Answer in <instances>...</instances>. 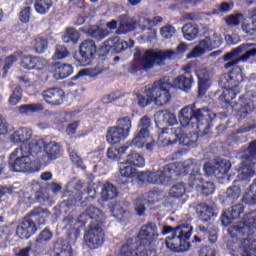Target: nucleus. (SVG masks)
Masks as SVG:
<instances>
[{
    "mask_svg": "<svg viewBox=\"0 0 256 256\" xmlns=\"http://www.w3.org/2000/svg\"><path fill=\"white\" fill-rule=\"evenodd\" d=\"M51 7H53V1L51 0H36L34 4L35 11L38 12L39 15L49 13Z\"/></svg>",
    "mask_w": 256,
    "mask_h": 256,
    "instance_id": "79ce46f5",
    "label": "nucleus"
},
{
    "mask_svg": "<svg viewBox=\"0 0 256 256\" xmlns=\"http://www.w3.org/2000/svg\"><path fill=\"white\" fill-rule=\"evenodd\" d=\"M198 77V93L203 95L209 89V79H211V72L207 68H200L196 71Z\"/></svg>",
    "mask_w": 256,
    "mask_h": 256,
    "instance_id": "393cba45",
    "label": "nucleus"
},
{
    "mask_svg": "<svg viewBox=\"0 0 256 256\" xmlns=\"http://www.w3.org/2000/svg\"><path fill=\"white\" fill-rule=\"evenodd\" d=\"M227 199L230 203L237 201L239 197H241V188L239 186H234L232 188H228L227 192Z\"/></svg>",
    "mask_w": 256,
    "mask_h": 256,
    "instance_id": "864d4df0",
    "label": "nucleus"
},
{
    "mask_svg": "<svg viewBox=\"0 0 256 256\" xmlns=\"http://www.w3.org/2000/svg\"><path fill=\"white\" fill-rule=\"evenodd\" d=\"M229 169H231V162L229 160L218 161L215 166H212L209 162L204 165L206 175H214L218 179H221L223 175H227Z\"/></svg>",
    "mask_w": 256,
    "mask_h": 256,
    "instance_id": "6ab92c4d",
    "label": "nucleus"
},
{
    "mask_svg": "<svg viewBox=\"0 0 256 256\" xmlns=\"http://www.w3.org/2000/svg\"><path fill=\"white\" fill-rule=\"evenodd\" d=\"M62 39L64 43H77L79 41V32L73 28H69Z\"/></svg>",
    "mask_w": 256,
    "mask_h": 256,
    "instance_id": "603ef678",
    "label": "nucleus"
},
{
    "mask_svg": "<svg viewBox=\"0 0 256 256\" xmlns=\"http://www.w3.org/2000/svg\"><path fill=\"white\" fill-rule=\"evenodd\" d=\"M223 45V36L217 32H213L210 36H206L199 44L187 55L188 59H193L205 55L207 51H213Z\"/></svg>",
    "mask_w": 256,
    "mask_h": 256,
    "instance_id": "9b49d317",
    "label": "nucleus"
},
{
    "mask_svg": "<svg viewBox=\"0 0 256 256\" xmlns=\"http://www.w3.org/2000/svg\"><path fill=\"white\" fill-rule=\"evenodd\" d=\"M43 109H45V106L42 103L24 104L19 107V113L21 115H33V113H39Z\"/></svg>",
    "mask_w": 256,
    "mask_h": 256,
    "instance_id": "c756f323",
    "label": "nucleus"
},
{
    "mask_svg": "<svg viewBox=\"0 0 256 256\" xmlns=\"http://www.w3.org/2000/svg\"><path fill=\"white\" fill-rule=\"evenodd\" d=\"M97 53V46L93 40H84L80 44V55L82 63H91V59H93V55Z\"/></svg>",
    "mask_w": 256,
    "mask_h": 256,
    "instance_id": "4be33fe9",
    "label": "nucleus"
},
{
    "mask_svg": "<svg viewBox=\"0 0 256 256\" xmlns=\"http://www.w3.org/2000/svg\"><path fill=\"white\" fill-rule=\"evenodd\" d=\"M45 140L43 138H36L27 144V151H23L26 155H30L32 159H35V155L45 152Z\"/></svg>",
    "mask_w": 256,
    "mask_h": 256,
    "instance_id": "a878e982",
    "label": "nucleus"
},
{
    "mask_svg": "<svg viewBox=\"0 0 256 256\" xmlns=\"http://www.w3.org/2000/svg\"><path fill=\"white\" fill-rule=\"evenodd\" d=\"M151 103H153V91L151 86H148L144 94L138 95V104L140 107H147Z\"/></svg>",
    "mask_w": 256,
    "mask_h": 256,
    "instance_id": "c03bdc74",
    "label": "nucleus"
},
{
    "mask_svg": "<svg viewBox=\"0 0 256 256\" xmlns=\"http://www.w3.org/2000/svg\"><path fill=\"white\" fill-rule=\"evenodd\" d=\"M17 159L14 163L9 164V169L12 172L21 173V171H35V158L30 157L29 154L23 152L16 155Z\"/></svg>",
    "mask_w": 256,
    "mask_h": 256,
    "instance_id": "ddd939ff",
    "label": "nucleus"
},
{
    "mask_svg": "<svg viewBox=\"0 0 256 256\" xmlns=\"http://www.w3.org/2000/svg\"><path fill=\"white\" fill-rule=\"evenodd\" d=\"M73 255V249L71 246L67 245L60 249V252L56 253L55 256H72Z\"/></svg>",
    "mask_w": 256,
    "mask_h": 256,
    "instance_id": "338daca9",
    "label": "nucleus"
},
{
    "mask_svg": "<svg viewBox=\"0 0 256 256\" xmlns=\"http://www.w3.org/2000/svg\"><path fill=\"white\" fill-rule=\"evenodd\" d=\"M172 87H175V89H180L181 91H189V89L193 87V79L185 76H178L174 79Z\"/></svg>",
    "mask_w": 256,
    "mask_h": 256,
    "instance_id": "c85d7f7f",
    "label": "nucleus"
},
{
    "mask_svg": "<svg viewBox=\"0 0 256 256\" xmlns=\"http://www.w3.org/2000/svg\"><path fill=\"white\" fill-rule=\"evenodd\" d=\"M187 188L185 187V183L178 182L173 184L168 192V197H172L173 199H181L185 195Z\"/></svg>",
    "mask_w": 256,
    "mask_h": 256,
    "instance_id": "473e14b6",
    "label": "nucleus"
},
{
    "mask_svg": "<svg viewBox=\"0 0 256 256\" xmlns=\"http://www.w3.org/2000/svg\"><path fill=\"white\" fill-rule=\"evenodd\" d=\"M106 47L108 49H113L114 53H123V51L135 47V42L132 39L124 41L115 36L107 41Z\"/></svg>",
    "mask_w": 256,
    "mask_h": 256,
    "instance_id": "412c9836",
    "label": "nucleus"
},
{
    "mask_svg": "<svg viewBox=\"0 0 256 256\" xmlns=\"http://www.w3.org/2000/svg\"><path fill=\"white\" fill-rule=\"evenodd\" d=\"M103 219H105V214L94 206H90L84 213H82L78 218V223L85 225L90 223L94 227H101V223H103Z\"/></svg>",
    "mask_w": 256,
    "mask_h": 256,
    "instance_id": "4468645a",
    "label": "nucleus"
},
{
    "mask_svg": "<svg viewBox=\"0 0 256 256\" xmlns=\"http://www.w3.org/2000/svg\"><path fill=\"white\" fill-rule=\"evenodd\" d=\"M126 165H133L134 167H145V158L141 154L133 151L126 158Z\"/></svg>",
    "mask_w": 256,
    "mask_h": 256,
    "instance_id": "c9c22d12",
    "label": "nucleus"
},
{
    "mask_svg": "<svg viewBox=\"0 0 256 256\" xmlns=\"http://www.w3.org/2000/svg\"><path fill=\"white\" fill-rule=\"evenodd\" d=\"M191 235H193V226L182 224L176 227L170 236L166 237L165 245L167 249L174 253H185L191 247L189 243Z\"/></svg>",
    "mask_w": 256,
    "mask_h": 256,
    "instance_id": "423d86ee",
    "label": "nucleus"
},
{
    "mask_svg": "<svg viewBox=\"0 0 256 256\" xmlns=\"http://www.w3.org/2000/svg\"><path fill=\"white\" fill-rule=\"evenodd\" d=\"M18 57H19V53L15 52L14 54L10 55L6 59L4 67H3L4 75H7V71H9V69H11V65H13V63H17Z\"/></svg>",
    "mask_w": 256,
    "mask_h": 256,
    "instance_id": "13d9d810",
    "label": "nucleus"
},
{
    "mask_svg": "<svg viewBox=\"0 0 256 256\" xmlns=\"http://www.w3.org/2000/svg\"><path fill=\"white\" fill-rule=\"evenodd\" d=\"M256 230V215L247 214L244 220L233 228L228 229L230 238L227 242V249L234 256H256L255 240L249 239Z\"/></svg>",
    "mask_w": 256,
    "mask_h": 256,
    "instance_id": "f257e3e1",
    "label": "nucleus"
},
{
    "mask_svg": "<svg viewBox=\"0 0 256 256\" xmlns=\"http://www.w3.org/2000/svg\"><path fill=\"white\" fill-rule=\"evenodd\" d=\"M151 195H153V193H148L145 196H143L142 198H137L136 203H135V211L137 213V215H143V213H145V204L146 203H153L151 202V200H147V197H151Z\"/></svg>",
    "mask_w": 256,
    "mask_h": 256,
    "instance_id": "09e8293b",
    "label": "nucleus"
},
{
    "mask_svg": "<svg viewBox=\"0 0 256 256\" xmlns=\"http://www.w3.org/2000/svg\"><path fill=\"white\" fill-rule=\"evenodd\" d=\"M22 98H23V90L19 86H17L12 91V94L10 95V97L8 99V104L11 107H15V105H17L21 101Z\"/></svg>",
    "mask_w": 256,
    "mask_h": 256,
    "instance_id": "8fccbe9b",
    "label": "nucleus"
},
{
    "mask_svg": "<svg viewBox=\"0 0 256 256\" xmlns=\"http://www.w3.org/2000/svg\"><path fill=\"white\" fill-rule=\"evenodd\" d=\"M29 19H31V7H26L20 12V21L29 23Z\"/></svg>",
    "mask_w": 256,
    "mask_h": 256,
    "instance_id": "0e129e2a",
    "label": "nucleus"
},
{
    "mask_svg": "<svg viewBox=\"0 0 256 256\" xmlns=\"http://www.w3.org/2000/svg\"><path fill=\"white\" fill-rule=\"evenodd\" d=\"M101 73H103L101 69L85 68L80 70L78 74L73 77V80L77 81V79H81V77H98V75H101Z\"/></svg>",
    "mask_w": 256,
    "mask_h": 256,
    "instance_id": "a18cd8bd",
    "label": "nucleus"
},
{
    "mask_svg": "<svg viewBox=\"0 0 256 256\" xmlns=\"http://www.w3.org/2000/svg\"><path fill=\"white\" fill-rule=\"evenodd\" d=\"M116 127L123 131L128 137L131 134V118L129 117H122L117 120Z\"/></svg>",
    "mask_w": 256,
    "mask_h": 256,
    "instance_id": "de8ad7c7",
    "label": "nucleus"
},
{
    "mask_svg": "<svg viewBox=\"0 0 256 256\" xmlns=\"http://www.w3.org/2000/svg\"><path fill=\"white\" fill-rule=\"evenodd\" d=\"M251 57H256V47L247 50L239 59H236L233 62L226 63L225 69H229L230 67H235V65H238L239 63H241V61L245 63V61H249Z\"/></svg>",
    "mask_w": 256,
    "mask_h": 256,
    "instance_id": "58836bf2",
    "label": "nucleus"
},
{
    "mask_svg": "<svg viewBox=\"0 0 256 256\" xmlns=\"http://www.w3.org/2000/svg\"><path fill=\"white\" fill-rule=\"evenodd\" d=\"M178 118L183 129H199L201 125L213 121L215 113L206 108L193 111V107L188 105L179 111Z\"/></svg>",
    "mask_w": 256,
    "mask_h": 256,
    "instance_id": "39448f33",
    "label": "nucleus"
},
{
    "mask_svg": "<svg viewBox=\"0 0 256 256\" xmlns=\"http://www.w3.org/2000/svg\"><path fill=\"white\" fill-rule=\"evenodd\" d=\"M201 163L193 160H186L179 164H168L157 172H141L138 175L142 183H151L152 185H169L181 175H191L195 181L201 179Z\"/></svg>",
    "mask_w": 256,
    "mask_h": 256,
    "instance_id": "f03ea898",
    "label": "nucleus"
},
{
    "mask_svg": "<svg viewBox=\"0 0 256 256\" xmlns=\"http://www.w3.org/2000/svg\"><path fill=\"white\" fill-rule=\"evenodd\" d=\"M233 7H235L233 1L222 2L220 3L218 10L220 13H229L230 11H233Z\"/></svg>",
    "mask_w": 256,
    "mask_h": 256,
    "instance_id": "680f3d73",
    "label": "nucleus"
},
{
    "mask_svg": "<svg viewBox=\"0 0 256 256\" xmlns=\"http://www.w3.org/2000/svg\"><path fill=\"white\" fill-rule=\"evenodd\" d=\"M149 132H145V130H139L138 134L132 139L131 145L141 149L145 147L147 141H149Z\"/></svg>",
    "mask_w": 256,
    "mask_h": 256,
    "instance_id": "f704fd0d",
    "label": "nucleus"
},
{
    "mask_svg": "<svg viewBox=\"0 0 256 256\" xmlns=\"http://www.w3.org/2000/svg\"><path fill=\"white\" fill-rule=\"evenodd\" d=\"M140 131H144L145 133H149V127H151V119L147 116H144L140 119L139 123Z\"/></svg>",
    "mask_w": 256,
    "mask_h": 256,
    "instance_id": "052dcab7",
    "label": "nucleus"
},
{
    "mask_svg": "<svg viewBox=\"0 0 256 256\" xmlns=\"http://www.w3.org/2000/svg\"><path fill=\"white\" fill-rule=\"evenodd\" d=\"M200 256H215V250L211 247H204L200 250Z\"/></svg>",
    "mask_w": 256,
    "mask_h": 256,
    "instance_id": "774afa93",
    "label": "nucleus"
},
{
    "mask_svg": "<svg viewBox=\"0 0 256 256\" xmlns=\"http://www.w3.org/2000/svg\"><path fill=\"white\" fill-rule=\"evenodd\" d=\"M140 55V61L145 69H151L153 65H164L167 59H173L175 57V51L173 50H145L143 52H137L135 57Z\"/></svg>",
    "mask_w": 256,
    "mask_h": 256,
    "instance_id": "6e6552de",
    "label": "nucleus"
},
{
    "mask_svg": "<svg viewBox=\"0 0 256 256\" xmlns=\"http://www.w3.org/2000/svg\"><path fill=\"white\" fill-rule=\"evenodd\" d=\"M112 213L114 217H127L129 215V212L123 206H121V203H116L112 207Z\"/></svg>",
    "mask_w": 256,
    "mask_h": 256,
    "instance_id": "4d7b16f0",
    "label": "nucleus"
},
{
    "mask_svg": "<svg viewBox=\"0 0 256 256\" xmlns=\"http://www.w3.org/2000/svg\"><path fill=\"white\" fill-rule=\"evenodd\" d=\"M154 121L156 127L162 131L158 137V141L162 145H173L179 141L180 145L188 146L197 141V134L194 132L185 134L182 127L175 126L177 125V116L167 110L157 112L154 115Z\"/></svg>",
    "mask_w": 256,
    "mask_h": 256,
    "instance_id": "7ed1b4c3",
    "label": "nucleus"
},
{
    "mask_svg": "<svg viewBox=\"0 0 256 256\" xmlns=\"http://www.w3.org/2000/svg\"><path fill=\"white\" fill-rule=\"evenodd\" d=\"M52 237H53V234L51 233V231L45 229L37 237L36 243H38V244L47 243V241H51Z\"/></svg>",
    "mask_w": 256,
    "mask_h": 256,
    "instance_id": "bf43d9fd",
    "label": "nucleus"
},
{
    "mask_svg": "<svg viewBox=\"0 0 256 256\" xmlns=\"http://www.w3.org/2000/svg\"><path fill=\"white\" fill-rule=\"evenodd\" d=\"M256 164V140L252 141L248 147V154L242 158V167L238 171L239 181L249 183L251 177L255 175L253 167Z\"/></svg>",
    "mask_w": 256,
    "mask_h": 256,
    "instance_id": "1a4fd4ad",
    "label": "nucleus"
},
{
    "mask_svg": "<svg viewBox=\"0 0 256 256\" xmlns=\"http://www.w3.org/2000/svg\"><path fill=\"white\" fill-rule=\"evenodd\" d=\"M48 217L49 211H47V209L37 208L33 210L30 213V217L24 218L20 225H18L16 234L20 239H29L31 235L37 233V225L35 224V221H37L38 225H45Z\"/></svg>",
    "mask_w": 256,
    "mask_h": 256,
    "instance_id": "0eeeda50",
    "label": "nucleus"
},
{
    "mask_svg": "<svg viewBox=\"0 0 256 256\" xmlns=\"http://www.w3.org/2000/svg\"><path fill=\"white\" fill-rule=\"evenodd\" d=\"M129 137L124 133L123 130L118 128L117 126H112L108 129L106 134V139L110 145H115L117 143H121V141H125Z\"/></svg>",
    "mask_w": 256,
    "mask_h": 256,
    "instance_id": "bb28decb",
    "label": "nucleus"
},
{
    "mask_svg": "<svg viewBox=\"0 0 256 256\" xmlns=\"http://www.w3.org/2000/svg\"><path fill=\"white\" fill-rule=\"evenodd\" d=\"M104 237L105 233L101 226L89 225V229L85 233L84 239L90 249H98V247L103 245Z\"/></svg>",
    "mask_w": 256,
    "mask_h": 256,
    "instance_id": "dca6fc26",
    "label": "nucleus"
},
{
    "mask_svg": "<svg viewBox=\"0 0 256 256\" xmlns=\"http://www.w3.org/2000/svg\"><path fill=\"white\" fill-rule=\"evenodd\" d=\"M176 32L177 30L172 25H166L160 29V35L164 39H171V37L175 35Z\"/></svg>",
    "mask_w": 256,
    "mask_h": 256,
    "instance_id": "6e6d98bb",
    "label": "nucleus"
},
{
    "mask_svg": "<svg viewBox=\"0 0 256 256\" xmlns=\"http://www.w3.org/2000/svg\"><path fill=\"white\" fill-rule=\"evenodd\" d=\"M42 97L49 105H61L65 99V92L59 88H51L42 92Z\"/></svg>",
    "mask_w": 256,
    "mask_h": 256,
    "instance_id": "5701e85b",
    "label": "nucleus"
},
{
    "mask_svg": "<svg viewBox=\"0 0 256 256\" xmlns=\"http://www.w3.org/2000/svg\"><path fill=\"white\" fill-rule=\"evenodd\" d=\"M33 132L27 128H20L14 132L12 135V140L14 143H21V147L16 148L11 154V158L19 155H23V151H27V145H29V140L31 139Z\"/></svg>",
    "mask_w": 256,
    "mask_h": 256,
    "instance_id": "f3484780",
    "label": "nucleus"
},
{
    "mask_svg": "<svg viewBox=\"0 0 256 256\" xmlns=\"http://www.w3.org/2000/svg\"><path fill=\"white\" fill-rule=\"evenodd\" d=\"M159 237L157 224L148 223L141 227L138 234L139 246L133 242H127L120 250L118 256H151L155 241Z\"/></svg>",
    "mask_w": 256,
    "mask_h": 256,
    "instance_id": "20e7f679",
    "label": "nucleus"
},
{
    "mask_svg": "<svg viewBox=\"0 0 256 256\" xmlns=\"http://www.w3.org/2000/svg\"><path fill=\"white\" fill-rule=\"evenodd\" d=\"M88 35L94 39H98V41H101V39H105V37L109 35V30L99 26H90L88 29Z\"/></svg>",
    "mask_w": 256,
    "mask_h": 256,
    "instance_id": "a19ab883",
    "label": "nucleus"
},
{
    "mask_svg": "<svg viewBox=\"0 0 256 256\" xmlns=\"http://www.w3.org/2000/svg\"><path fill=\"white\" fill-rule=\"evenodd\" d=\"M73 75V66L70 64H62L56 67L54 72L55 79H67Z\"/></svg>",
    "mask_w": 256,
    "mask_h": 256,
    "instance_id": "2f4dec72",
    "label": "nucleus"
},
{
    "mask_svg": "<svg viewBox=\"0 0 256 256\" xmlns=\"http://www.w3.org/2000/svg\"><path fill=\"white\" fill-rule=\"evenodd\" d=\"M250 47H255V44L245 43L238 46L224 56V61H228V63H233V61H237V59H239L237 58V55H239V53H243V51H247V49H250Z\"/></svg>",
    "mask_w": 256,
    "mask_h": 256,
    "instance_id": "cd10ccee",
    "label": "nucleus"
},
{
    "mask_svg": "<svg viewBox=\"0 0 256 256\" xmlns=\"http://www.w3.org/2000/svg\"><path fill=\"white\" fill-rule=\"evenodd\" d=\"M66 57H69V51H67V48L65 46H57L56 51L52 57L53 61L66 59Z\"/></svg>",
    "mask_w": 256,
    "mask_h": 256,
    "instance_id": "5fc2aeb1",
    "label": "nucleus"
},
{
    "mask_svg": "<svg viewBox=\"0 0 256 256\" xmlns=\"http://www.w3.org/2000/svg\"><path fill=\"white\" fill-rule=\"evenodd\" d=\"M244 210L245 206H243V204L234 205L230 209L226 210L222 214V225L224 227H229V225H231L235 219H239V217H241V213H243Z\"/></svg>",
    "mask_w": 256,
    "mask_h": 256,
    "instance_id": "aec40b11",
    "label": "nucleus"
},
{
    "mask_svg": "<svg viewBox=\"0 0 256 256\" xmlns=\"http://www.w3.org/2000/svg\"><path fill=\"white\" fill-rule=\"evenodd\" d=\"M243 203L246 205H256V182H254L248 192L242 198Z\"/></svg>",
    "mask_w": 256,
    "mask_h": 256,
    "instance_id": "49530a36",
    "label": "nucleus"
},
{
    "mask_svg": "<svg viewBox=\"0 0 256 256\" xmlns=\"http://www.w3.org/2000/svg\"><path fill=\"white\" fill-rule=\"evenodd\" d=\"M241 70H238L237 72L232 71L227 77H226V89L222 92L221 96L219 97V101H223L224 103H229L230 101H233L239 93H241V90H239V84L243 82V74L240 73Z\"/></svg>",
    "mask_w": 256,
    "mask_h": 256,
    "instance_id": "f8f14e48",
    "label": "nucleus"
},
{
    "mask_svg": "<svg viewBox=\"0 0 256 256\" xmlns=\"http://www.w3.org/2000/svg\"><path fill=\"white\" fill-rule=\"evenodd\" d=\"M215 192V185L213 182H205L202 185V193L203 195H213Z\"/></svg>",
    "mask_w": 256,
    "mask_h": 256,
    "instance_id": "e2e57ef3",
    "label": "nucleus"
},
{
    "mask_svg": "<svg viewBox=\"0 0 256 256\" xmlns=\"http://www.w3.org/2000/svg\"><path fill=\"white\" fill-rule=\"evenodd\" d=\"M61 156V145L57 142H49L45 144L44 154L42 155L43 163H49V161H54L59 159Z\"/></svg>",
    "mask_w": 256,
    "mask_h": 256,
    "instance_id": "b1692460",
    "label": "nucleus"
},
{
    "mask_svg": "<svg viewBox=\"0 0 256 256\" xmlns=\"http://www.w3.org/2000/svg\"><path fill=\"white\" fill-rule=\"evenodd\" d=\"M69 153L72 163L77 167H81V165H83V160H81V157L77 155V152H75V150H69Z\"/></svg>",
    "mask_w": 256,
    "mask_h": 256,
    "instance_id": "69168bd1",
    "label": "nucleus"
},
{
    "mask_svg": "<svg viewBox=\"0 0 256 256\" xmlns=\"http://www.w3.org/2000/svg\"><path fill=\"white\" fill-rule=\"evenodd\" d=\"M245 20V16L241 13L232 14L230 16H227L225 21L228 27H237V25H240V23H243Z\"/></svg>",
    "mask_w": 256,
    "mask_h": 256,
    "instance_id": "3c124183",
    "label": "nucleus"
},
{
    "mask_svg": "<svg viewBox=\"0 0 256 256\" xmlns=\"http://www.w3.org/2000/svg\"><path fill=\"white\" fill-rule=\"evenodd\" d=\"M153 96V101L158 107H163L171 101V90L173 85L169 81V78L160 79L154 82L153 86H150Z\"/></svg>",
    "mask_w": 256,
    "mask_h": 256,
    "instance_id": "9d476101",
    "label": "nucleus"
},
{
    "mask_svg": "<svg viewBox=\"0 0 256 256\" xmlns=\"http://www.w3.org/2000/svg\"><path fill=\"white\" fill-rule=\"evenodd\" d=\"M20 65L23 69H27V71H31L33 69L36 71H43V73H47V71H49V62L45 58L37 56H23L21 58Z\"/></svg>",
    "mask_w": 256,
    "mask_h": 256,
    "instance_id": "2eb2a0df",
    "label": "nucleus"
},
{
    "mask_svg": "<svg viewBox=\"0 0 256 256\" xmlns=\"http://www.w3.org/2000/svg\"><path fill=\"white\" fill-rule=\"evenodd\" d=\"M182 33L184 35V39L187 41H193L197 39V35H199V27L191 23L185 24L182 27Z\"/></svg>",
    "mask_w": 256,
    "mask_h": 256,
    "instance_id": "7c9ffc66",
    "label": "nucleus"
},
{
    "mask_svg": "<svg viewBox=\"0 0 256 256\" xmlns=\"http://www.w3.org/2000/svg\"><path fill=\"white\" fill-rule=\"evenodd\" d=\"M199 219L203 221V223H207L208 221H211L212 217H215V213H213V209L209 208V206L205 204H201L198 206L197 210Z\"/></svg>",
    "mask_w": 256,
    "mask_h": 256,
    "instance_id": "72a5a7b5",
    "label": "nucleus"
},
{
    "mask_svg": "<svg viewBox=\"0 0 256 256\" xmlns=\"http://www.w3.org/2000/svg\"><path fill=\"white\" fill-rule=\"evenodd\" d=\"M241 99H244V101L237 112V117H239V119H245L249 113H252L255 110L256 91L247 92Z\"/></svg>",
    "mask_w": 256,
    "mask_h": 256,
    "instance_id": "a211bd4d",
    "label": "nucleus"
},
{
    "mask_svg": "<svg viewBox=\"0 0 256 256\" xmlns=\"http://www.w3.org/2000/svg\"><path fill=\"white\" fill-rule=\"evenodd\" d=\"M242 31L247 35H256V9L252 12V18L242 24Z\"/></svg>",
    "mask_w": 256,
    "mask_h": 256,
    "instance_id": "e433bc0d",
    "label": "nucleus"
},
{
    "mask_svg": "<svg viewBox=\"0 0 256 256\" xmlns=\"http://www.w3.org/2000/svg\"><path fill=\"white\" fill-rule=\"evenodd\" d=\"M137 173V170L130 165L127 164V161L125 162H120V175L124 179H133L135 177V174Z\"/></svg>",
    "mask_w": 256,
    "mask_h": 256,
    "instance_id": "37998d69",
    "label": "nucleus"
},
{
    "mask_svg": "<svg viewBox=\"0 0 256 256\" xmlns=\"http://www.w3.org/2000/svg\"><path fill=\"white\" fill-rule=\"evenodd\" d=\"M31 47L35 53H38V55H43V53L47 51V40L45 38L36 37L32 40Z\"/></svg>",
    "mask_w": 256,
    "mask_h": 256,
    "instance_id": "4c0bfd02",
    "label": "nucleus"
},
{
    "mask_svg": "<svg viewBox=\"0 0 256 256\" xmlns=\"http://www.w3.org/2000/svg\"><path fill=\"white\" fill-rule=\"evenodd\" d=\"M117 193V187L111 183H106L102 188V199L103 201H110L111 199H115V197H117Z\"/></svg>",
    "mask_w": 256,
    "mask_h": 256,
    "instance_id": "ea45409f",
    "label": "nucleus"
}]
</instances>
